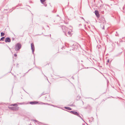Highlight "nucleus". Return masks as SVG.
<instances>
[{
  "label": "nucleus",
  "instance_id": "29",
  "mask_svg": "<svg viewBox=\"0 0 125 125\" xmlns=\"http://www.w3.org/2000/svg\"><path fill=\"white\" fill-rule=\"evenodd\" d=\"M79 25H81V24H79Z\"/></svg>",
  "mask_w": 125,
  "mask_h": 125
},
{
  "label": "nucleus",
  "instance_id": "15",
  "mask_svg": "<svg viewBox=\"0 0 125 125\" xmlns=\"http://www.w3.org/2000/svg\"><path fill=\"white\" fill-rule=\"evenodd\" d=\"M5 38V37H2L0 39V41H3Z\"/></svg>",
  "mask_w": 125,
  "mask_h": 125
},
{
  "label": "nucleus",
  "instance_id": "24",
  "mask_svg": "<svg viewBox=\"0 0 125 125\" xmlns=\"http://www.w3.org/2000/svg\"><path fill=\"white\" fill-rule=\"evenodd\" d=\"M103 29H104V27H103Z\"/></svg>",
  "mask_w": 125,
  "mask_h": 125
},
{
  "label": "nucleus",
  "instance_id": "25",
  "mask_svg": "<svg viewBox=\"0 0 125 125\" xmlns=\"http://www.w3.org/2000/svg\"><path fill=\"white\" fill-rule=\"evenodd\" d=\"M81 18H82V19H83V20H84L85 21V20H84V19L83 18V17H82Z\"/></svg>",
  "mask_w": 125,
  "mask_h": 125
},
{
  "label": "nucleus",
  "instance_id": "8",
  "mask_svg": "<svg viewBox=\"0 0 125 125\" xmlns=\"http://www.w3.org/2000/svg\"><path fill=\"white\" fill-rule=\"evenodd\" d=\"M95 15H96V17L97 18H99L100 17V15L98 11L97 10H96L95 11Z\"/></svg>",
  "mask_w": 125,
  "mask_h": 125
},
{
  "label": "nucleus",
  "instance_id": "22",
  "mask_svg": "<svg viewBox=\"0 0 125 125\" xmlns=\"http://www.w3.org/2000/svg\"><path fill=\"white\" fill-rule=\"evenodd\" d=\"M14 56L15 57H16L17 56V55L16 54H14Z\"/></svg>",
  "mask_w": 125,
  "mask_h": 125
},
{
  "label": "nucleus",
  "instance_id": "28",
  "mask_svg": "<svg viewBox=\"0 0 125 125\" xmlns=\"http://www.w3.org/2000/svg\"><path fill=\"white\" fill-rule=\"evenodd\" d=\"M52 106H54V105H52Z\"/></svg>",
  "mask_w": 125,
  "mask_h": 125
},
{
  "label": "nucleus",
  "instance_id": "4",
  "mask_svg": "<svg viewBox=\"0 0 125 125\" xmlns=\"http://www.w3.org/2000/svg\"><path fill=\"white\" fill-rule=\"evenodd\" d=\"M71 29H69V30L67 31V32L65 33V35L67 36H70L71 35V32L72 31Z\"/></svg>",
  "mask_w": 125,
  "mask_h": 125
},
{
  "label": "nucleus",
  "instance_id": "3",
  "mask_svg": "<svg viewBox=\"0 0 125 125\" xmlns=\"http://www.w3.org/2000/svg\"><path fill=\"white\" fill-rule=\"evenodd\" d=\"M61 28L63 32L65 34V33L67 32V31H68L69 29L67 27L64 26H62Z\"/></svg>",
  "mask_w": 125,
  "mask_h": 125
},
{
  "label": "nucleus",
  "instance_id": "11",
  "mask_svg": "<svg viewBox=\"0 0 125 125\" xmlns=\"http://www.w3.org/2000/svg\"><path fill=\"white\" fill-rule=\"evenodd\" d=\"M72 47L73 48L72 50H76L77 49V46L76 45L74 46V45L72 46Z\"/></svg>",
  "mask_w": 125,
  "mask_h": 125
},
{
  "label": "nucleus",
  "instance_id": "13",
  "mask_svg": "<svg viewBox=\"0 0 125 125\" xmlns=\"http://www.w3.org/2000/svg\"><path fill=\"white\" fill-rule=\"evenodd\" d=\"M5 35V34L4 33L1 32V36L2 37L4 36Z\"/></svg>",
  "mask_w": 125,
  "mask_h": 125
},
{
  "label": "nucleus",
  "instance_id": "1",
  "mask_svg": "<svg viewBox=\"0 0 125 125\" xmlns=\"http://www.w3.org/2000/svg\"><path fill=\"white\" fill-rule=\"evenodd\" d=\"M21 45L20 43H18L16 45L15 49L16 51L19 50L21 48Z\"/></svg>",
  "mask_w": 125,
  "mask_h": 125
},
{
  "label": "nucleus",
  "instance_id": "26",
  "mask_svg": "<svg viewBox=\"0 0 125 125\" xmlns=\"http://www.w3.org/2000/svg\"><path fill=\"white\" fill-rule=\"evenodd\" d=\"M44 5L45 6V7L47 6V4H44Z\"/></svg>",
  "mask_w": 125,
  "mask_h": 125
},
{
  "label": "nucleus",
  "instance_id": "7",
  "mask_svg": "<svg viewBox=\"0 0 125 125\" xmlns=\"http://www.w3.org/2000/svg\"><path fill=\"white\" fill-rule=\"evenodd\" d=\"M99 20L100 22L104 23L105 22V19L103 16H102L99 19Z\"/></svg>",
  "mask_w": 125,
  "mask_h": 125
},
{
  "label": "nucleus",
  "instance_id": "23",
  "mask_svg": "<svg viewBox=\"0 0 125 125\" xmlns=\"http://www.w3.org/2000/svg\"><path fill=\"white\" fill-rule=\"evenodd\" d=\"M70 106H73L74 105L73 104H72L71 105H70Z\"/></svg>",
  "mask_w": 125,
  "mask_h": 125
},
{
  "label": "nucleus",
  "instance_id": "17",
  "mask_svg": "<svg viewBox=\"0 0 125 125\" xmlns=\"http://www.w3.org/2000/svg\"><path fill=\"white\" fill-rule=\"evenodd\" d=\"M109 61H110V60H109V59H107V63H106L107 65H108V63H109Z\"/></svg>",
  "mask_w": 125,
  "mask_h": 125
},
{
  "label": "nucleus",
  "instance_id": "21",
  "mask_svg": "<svg viewBox=\"0 0 125 125\" xmlns=\"http://www.w3.org/2000/svg\"><path fill=\"white\" fill-rule=\"evenodd\" d=\"M33 120L35 121L36 122H37L38 124V123H39V122L38 121H37L36 120Z\"/></svg>",
  "mask_w": 125,
  "mask_h": 125
},
{
  "label": "nucleus",
  "instance_id": "2",
  "mask_svg": "<svg viewBox=\"0 0 125 125\" xmlns=\"http://www.w3.org/2000/svg\"><path fill=\"white\" fill-rule=\"evenodd\" d=\"M70 112L72 114H73L76 115H77L80 117L82 120H83L84 122V121L83 119L79 115V114L77 112L75 111H70Z\"/></svg>",
  "mask_w": 125,
  "mask_h": 125
},
{
  "label": "nucleus",
  "instance_id": "6",
  "mask_svg": "<svg viewBox=\"0 0 125 125\" xmlns=\"http://www.w3.org/2000/svg\"><path fill=\"white\" fill-rule=\"evenodd\" d=\"M31 49L32 50V53L34 54V52L35 51L34 46L33 43H32L31 44Z\"/></svg>",
  "mask_w": 125,
  "mask_h": 125
},
{
  "label": "nucleus",
  "instance_id": "18",
  "mask_svg": "<svg viewBox=\"0 0 125 125\" xmlns=\"http://www.w3.org/2000/svg\"><path fill=\"white\" fill-rule=\"evenodd\" d=\"M121 52L120 53H118V54H117L116 55V56H119L121 54Z\"/></svg>",
  "mask_w": 125,
  "mask_h": 125
},
{
  "label": "nucleus",
  "instance_id": "19",
  "mask_svg": "<svg viewBox=\"0 0 125 125\" xmlns=\"http://www.w3.org/2000/svg\"><path fill=\"white\" fill-rule=\"evenodd\" d=\"M40 1L42 3H43L45 1V0H40Z\"/></svg>",
  "mask_w": 125,
  "mask_h": 125
},
{
  "label": "nucleus",
  "instance_id": "9",
  "mask_svg": "<svg viewBox=\"0 0 125 125\" xmlns=\"http://www.w3.org/2000/svg\"><path fill=\"white\" fill-rule=\"evenodd\" d=\"M11 40L10 38L9 37H7L5 38V42H10Z\"/></svg>",
  "mask_w": 125,
  "mask_h": 125
},
{
  "label": "nucleus",
  "instance_id": "27",
  "mask_svg": "<svg viewBox=\"0 0 125 125\" xmlns=\"http://www.w3.org/2000/svg\"><path fill=\"white\" fill-rule=\"evenodd\" d=\"M5 43L4 42L3 43H1L0 42V43Z\"/></svg>",
  "mask_w": 125,
  "mask_h": 125
},
{
  "label": "nucleus",
  "instance_id": "20",
  "mask_svg": "<svg viewBox=\"0 0 125 125\" xmlns=\"http://www.w3.org/2000/svg\"><path fill=\"white\" fill-rule=\"evenodd\" d=\"M116 32V34H115V36H118V34L117 33V32Z\"/></svg>",
  "mask_w": 125,
  "mask_h": 125
},
{
  "label": "nucleus",
  "instance_id": "10",
  "mask_svg": "<svg viewBox=\"0 0 125 125\" xmlns=\"http://www.w3.org/2000/svg\"><path fill=\"white\" fill-rule=\"evenodd\" d=\"M38 103V102H36V101L31 102H30V104H36Z\"/></svg>",
  "mask_w": 125,
  "mask_h": 125
},
{
  "label": "nucleus",
  "instance_id": "12",
  "mask_svg": "<svg viewBox=\"0 0 125 125\" xmlns=\"http://www.w3.org/2000/svg\"><path fill=\"white\" fill-rule=\"evenodd\" d=\"M64 108L69 110H71L72 109L71 108L69 107H65Z\"/></svg>",
  "mask_w": 125,
  "mask_h": 125
},
{
  "label": "nucleus",
  "instance_id": "16",
  "mask_svg": "<svg viewBox=\"0 0 125 125\" xmlns=\"http://www.w3.org/2000/svg\"><path fill=\"white\" fill-rule=\"evenodd\" d=\"M46 93H45L44 92L42 93L41 94V96H40V97L42 96V95H44L45 94H46Z\"/></svg>",
  "mask_w": 125,
  "mask_h": 125
},
{
  "label": "nucleus",
  "instance_id": "5",
  "mask_svg": "<svg viewBox=\"0 0 125 125\" xmlns=\"http://www.w3.org/2000/svg\"><path fill=\"white\" fill-rule=\"evenodd\" d=\"M9 108L10 109L13 111H16L19 109V107H9Z\"/></svg>",
  "mask_w": 125,
  "mask_h": 125
},
{
  "label": "nucleus",
  "instance_id": "14",
  "mask_svg": "<svg viewBox=\"0 0 125 125\" xmlns=\"http://www.w3.org/2000/svg\"><path fill=\"white\" fill-rule=\"evenodd\" d=\"M18 106V105L17 104H12L10 105V106Z\"/></svg>",
  "mask_w": 125,
  "mask_h": 125
}]
</instances>
